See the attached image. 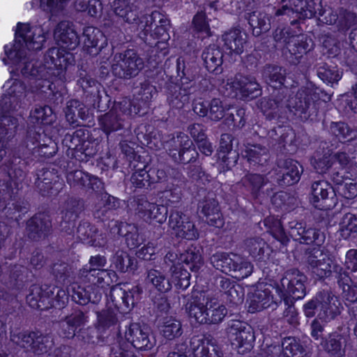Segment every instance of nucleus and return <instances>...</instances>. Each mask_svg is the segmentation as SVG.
Listing matches in <instances>:
<instances>
[{
    "label": "nucleus",
    "instance_id": "09e8293b",
    "mask_svg": "<svg viewBox=\"0 0 357 357\" xmlns=\"http://www.w3.org/2000/svg\"><path fill=\"white\" fill-rule=\"evenodd\" d=\"M52 273L59 282L64 284L73 282L75 278L72 267L62 261L55 262L52 265Z\"/></svg>",
    "mask_w": 357,
    "mask_h": 357
},
{
    "label": "nucleus",
    "instance_id": "de8ad7c7",
    "mask_svg": "<svg viewBox=\"0 0 357 357\" xmlns=\"http://www.w3.org/2000/svg\"><path fill=\"white\" fill-rule=\"evenodd\" d=\"M180 261L185 264L184 268H189L191 271L197 272L203 266V259L196 248L188 249L181 254Z\"/></svg>",
    "mask_w": 357,
    "mask_h": 357
},
{
    "label": "nucleus",
    "instance_id": "4d7b16f0",
    "mask_svg": "<svg viewBox=\"0 0 357 357\" xmlns=\"http://www.w3.org/2000/svg\"><path fill=\"white\" fill-rule=\"evenodd\" d=\"M10 112H3L0 109V137H13L17 127V119L11 116L8 114Z\"/></svg>",
    "mask_w": 357,
    "mask_h": 357
},
{
    "label": "nucleus",
    "instance_id": "0eeeda50",
    "mask_svg": "<svg viewBox=\"0 0 357 357\" xmlns=\"http://www.w3.org/2000/svg\"><path fill=\"white\" fill-rule=\"evenodd\" d=\"M273 38L276 47H285L296 60L312 50L314 46L311 38L304 35H291L287 28H277L273 33Z\"/></svg>",
    "mask_w": 357,
    "mask_h": 357
},
{
    "label": "nucleus",
    "instance_id": "f03ea898",
    "mask_svg": "<svg viewBox=\"0 0 357 357\" xmlns=\"http://www.w3.org/2000/svg\"><path fill=\"white\" fill-rule=\"evenodd\" d=\"M275 14L294 18L291 24L296 23L298 20L316 16L320 22L329 25L336 24L338 20V15L331 7H323L320 3H316L313 0H290L289 4L282 5L277 9Z\"/></svg>",
    "mask_w": 357,
    "mask_h": 357
},
{
    "label": "nucleus",
    "instance_id": "f3484780",
    "mask_svg": "<svg viewBox=\"0 0 357 357\" xmlns=\"http://www.w3.org/2000/svg\"><path fill=\"white\" fill-rule=\"evenodd\" d=\"M227 331L231 344L236 348L244 349L241 352L243 353L245 351L252 349L255 335L250 326L244 322L235 320L229 324Z\"/></svg>",
    "mask_w": 357,
    "mask_h": 357
},
{
    "label": "nucleus",
    "instance_id": "37998d69",
    "mask_svg": "<svg viewBox=\"0 0 357 357\" xmlns=\"http://www.w3.org/2000/svg\"><path fill=\"white\" fill-rule=\"evenodd\" d=\"M237 83L239 86V93L243 97L253 98L261 94L260 86L254 77L238 74Z\"/></svg>",
    "mask_w": 357,
    "mask_h": 357
},
{
    "label": "nucleus",
    "instance_id": "9b49d317",
    "mask_svg": "<svg viewBox=\"0 0 357 357\" xmlns=\"http://www.w3.org/2000/svg\"><path fill=\"white\" fill-rule=\"evenodd\" d=\"M10 340L37 355L47 353L53 345L50 336L38 332H10Z\"/></svg>",
    "mask_w": 357,
    "mask_h": 357
},
{
    "label": "nucleus",
    "instance_id": "412c9836",
    "mask_svg": "<svg viewBox=\"0 0 357 357\" xmlns=\"http://www.w3.org/2000/svg\"><path fill=\"white\" fill-rule=\"evenodd\" d=\"M310 202L319 209L328 208L335 203V189L324 180L312 183L311 186Z\"/></svg>",
    "mask_w": 357,
    "mask_h": 357
},
{
    "label": "nucleus",
    "instance_id": "680f3d73",
    "mask_svg": "<svg viewBox=\"0 0 357 357\" xmlns=\"http://www.w3.org/2000/svg\"><path fill=\"white\" fill-rule=\"evenodd\" d=\"M77 76V83L82 87L83 91L89 92L94 96L98 95V84L95 79L89 75L86 70L83 69L82 67L79 68Z\"/></svg>",
    "mask_w": 357,
    "mask_h": 357
},
{
    "label": "nucleus",
    "instance_id": "c03bdc74",
    "mask_svg": "<svg viewBox=\"0 0 357 357\" xmlns=\"http://www.w3.org/2000/svg\"><path fill=\"white\" fill-rule=\"evenodd\" d=\"M268 179L259 174L248 173L241 180L242 185L249 190L253 197L260 195L261 189L266 184Z\"/></svg>",
    "mask_w": 357,
    "mask_h": 357
},
{
    "label": "nucleus",
    "instance_id": "39448f33",
    "mask_svg": "<svg viewBox=\"0 0 357 357\" xmlns=\"http://www.w3.org/2000/svg\"><path fill=\"white\" fill-rule=\"evenodd\" d=\"M210 261L215 269L225 274L233 273L238 278L250 276L254 268L251 262L232 252H216L211 255Z\"/></svg>",
    "mask_w": 357,
    "mask_h": 357
},
{
    "label": "nucleus",
    "instance_id": "052dcab7",
    "mask_svg": "<svg viewBox=\"0 0 357 357\" xmlns=\"http://www.w3.org/2000/svg\"><path fill=\"white\" fill-rule=\"evenodd\" d=\"M190 144H192V140L188 136L180 132L167 142L169 155L173 158L174 152L176 155H178L183 149H187L186 146L189 147Z\"/></svg>",
    "mask_w": 357,
    "mask_h": 357
},
{
    "label": "nucleus",
    "instance_id": "58836bf2",
    "mask_svg": "<svg viewBox=\"0 0 357 357\" xmlns=\"http://www.w3.org/2000/svg\"><path fill=\"white\" fill-rule=\"evenodd\" d=\"M262 76L268 85L277 89L285 85L287 72L281 66L268 65L264 67Z\"/></svg>",
    "mask_w": 357,
    "mask_h": 357
},
{
    "label": "nucleus",
    "instance_id": "bf43d9fd",
    "mask_svg": "<svg viewBox=\"0 0 357 357\" xmlns=\"http://www.w3.org/2000/svg\"><path fill=\"white\" fill-rule=\"evenodd\" d=\"M119 200L110 195H105L102 197L101 202L98 203L93 209V215L98 219H103L108 211L114 209L118 206Z\"/></svg>",
    "mask_w": 357,
    "mask_h": 357
},
{
    "label": "nucleus",
    "instance_id": "49530a36",
    "mask_svg": "<svg viewBox=\"0 0 357 357\" xmlns=\"http://www.w3.org/2000/svg\"><path fill=\"white\" fill-rule=\"evenodd\" d=\"M330 132L340 140L352 141L357 139V128L344 122H332Z\"/></svg>",
    "mask_w": 357,
    "mask_h": 357
},
{
    "label": "nucleus",
    "instance_id": "7ed1b4c3",
    "mask_svg": "<svg viewBox=\"0 0 357 357\" xmlns=\"http://www.w3.org/2000/svg\"><path fill=\"white\" fill-rule=\"evenodd\" d=\"M190 318L199 324H216L221 322L227 313V308L215 298L201 291L194 292L186 303Z\"/></svg>",
    "mask_w": 357,
    "mask_h": 357
},
{
    "label": "nucleus",
    "instance_id": "603ef678",
    "mask_svg": "<svg viewBox=\"0 0 357 357\" xmlns=\"http://www.w3.org/2000/svg\"><path fill=\"white\" fill-rule=\"evenodd\" d=\"M264 225L268 231L282 245H286L289 238L286 235L282 223L279 219L273 216H269L265 218Z\"/></svg>",
    "mask_w": 357,
    "mask_h": 357
},
{
    "label": "nucleus",
    "instance_id": "2f4dec72",
    "mask_svg": "<svg viewBox=\"0 0 357 357\" xmlns=\"http://www.w3.org/2000/svg\"><path fill=\"white\" fill-rule=\"evenodd\" d=\"M206 68L209 72L219 73L222 71L223 53L220 47L215 44L206 47L202 54Z\"/></svg>",
    "mask_w": 357,
    "mask_h": 357
},
{
    "label": "nucleus",
    "instance_id": "13d9d810",
    "mask_svg": "<svg viewBox=\"0 0 357 357\" xmlns=\"http://www.w3.org/2000/svg\"><path fill=\"white\" fill-rule=\"evenodd\" d=\"M301 237L298 239L300 243L310 245L315 244L316 245L320 246L325 241V234L319 229L315 228H306L305 225H304L303 232H301Z\"/></svg>",
    "mask_w": 357,
    "mask_h": 357
},
{
    "label": "nucleus",
    "instance_id": "0e129e2a",
    "mask_svg": "<svg viewBox=\"0 0 357 357\" xmlns=\"http://www.w3.org/2000/svg\"><path fill=\"white\" fill-rule=\"evenodd\" d=\"M112 110L115 111L116 114H120L121 116L123 115H135L140 112L139 107L137 106L134 101L127 98H123L120 101L115 102Z\"/></svg>",
    "mask_w": 357,
    "mask_h": 357
},
{
    "label": "nucleus",
    "instance_id": "a878e982",
    "mask_svg": "<svg viewBox=\"0 0 357 357\" xmlns=\"http://www.w3.org/2000/svg\"><path fill=\"white\" fill-rule=\"evenodd\" d=\"M140 0H114L112 8L115 15L128 24L137 23L139 15Z\"/></svg>",
    "mask_w": 357,
    "mask_h": 357
},
{
    "label": "nucleus",
    "instance_id": "1a4fd4ad",
    "mask_svg": "<svg viewBox=\"0 0 357 357\" xmlns=\"http://www.w3.org/2000/svg\"><path fill=\"white\" fill-rule=\"evenodd\" d=\"M144 61L133 50L114 54L112 61V74L121 79H129L137 76L144 68Z\"/></svg>",
    "mask_w": 357,
    "mask_h": 357
},
{
    "label": "nucleus",
    "instance_id": "5701e85b",
    "mask_svg": "<svg viewBox=\"0 0 357 357\" xmlns=\"http://www.w3.org/2000/svg\"><path fill=\"white\" fill-rule=\"evenodd\" d=\"M320 312L318 317L326 321L333 319L340 314L341 304L338 298L328 291L317 293Z\"/></svg>",
    "mask_w": 357,
    "mask_h": 357
},
{
    "label": "nucleus",
    "instance_id": "f8f14e48",
    "mask_svg": "<svg viewBox=\"0 0 357 357\" xmlns=\"http://www.w3.org/2000/svg\"><path fill=\"white\" fill-rule=\"evenodd\" d=\"M177 75L180 78L181 86H173L170 89V93L167 100L169 105L176 109H181L189 102V94L192 86L193 77L186 69L183 61L177 60Z\"/></svg>",
    "mask_w": 357,
    "mask_h": 357
},
{
    "label": "nucleus",
    "instance_id": "6e6552de",
    "mask_svg": "<svg viewBox=\"0 0 357 357\" xmlns=\"http://www.w3.org/2000/svg\"><path fill=\"white\" fill-rule=\"evenodd\" d=\"M25 162L18 158L10 159L0 168V201L10 199L13 195V185L17 186L25 178L23 171Z\"/></svg>",
    "mask_w": 357,
    "mask_h": 357
},
{
    "label": "nucleus",
    "instance_id": "774afa93",
    "mask_svg": "<svg viewBox=\"0 0 357 357\" xmlns=\"http://www.w3.org/2000/svg\"><path fill=\"white\" fill-rule=\"evenodd\" d=\"M311 163L319 174L326 173L332 166V156L329 151L320 155L318 153L314 156Z\"/></svg>",
    "mask_w": 357,
    "mask_h": 357
},
{
    "label": "nucleus",
    "instance_id": "b1692460",
    "mask_svg": "<svg viewBox=\"0 0 357 357\" xmlns=\"http://www.w3.org/2000/svg\"><path fill=\"white\" fill-rule=\"evenodd\" d=\"M201 213L206 217L208 224L218 228L224 225V221L220 213V206L215 195L210 192L204 199L199 203Z\"/></svg>",
    "mask_w": 357,
    "mask_h": 357
},
{
    "label": "nucleus",
    "instance_id": "a19ab883",
    "mask_svg": "<svg viewBox=\"0 0 357 357\" xmlns=\"http://www.w3.org/2000/svg\"><path fill=\"white\" fill-rule=\"evenodd\" d=\"M146 283L151 284L158 291L165 293L172 289V283L165 274L155 268L146 271Z\"/></svg>",
    "mask_w": 357,
    "mask_h": 357
},
{
    "label": "nucleus",
    "instance_id": "8fccbe9b",
    "mask_svg": "<svg viewBox=\"0 0 357 357\" xmlns=\"http://www.w3.org/2000/svg\"><path fill=\"white\" fill-rule=\"evenodd\" d=\"M317 74L323 82L333 84L342 78V71L337 66L321 63L317 66Z\"/></svg>",
    "mask_w": 357,
    "mask_h": 357
},
{
    "label": "nucleus",
    "instance_id": "6ab92c4d",
    "mask_svg": "<svg viewBox=\"0 0 357 357\" xmlns=\"http://www.w3.org/2000/svg\"><path fill=\"white\" fill-rule=\"evenodd\" d=\"M303 172V166L296 160H278L275 168V179L280 185H291L299 181Z\"/></svg>",
    "mask_w": 357,
    "mask_h": 357
},
{
    "label": "nucleus",
    "instance_id": "72a5a7b5",
    "mask_svg": "<svg viewBox=\"0 0 357 357\" xmlns=\"http://www.w3.org/2000/svg\"><path fill=\"white\" fill-rule=\"evenodd\" d=\"M347 336L338 333H333L322 341L324 349L333 357H342L345 354Z\"/></svg>",
    "mask_w": 357,
    "mask_h": 357
},
{
    "label": "nucleus",
    "instance_id": "cd10ccee",
    "mask_svg": "<svg viewBox=\"0 0 357 357\" xmlns=\"http://www.w3.org/2000/svg\"><path fill=\"white\" fill-rule=\"evenodd\" d=\"M331 178L336 185L335 192H337L339 195L348 199L357 196V181L354 179L345 176L339 172H333Z\"/></svg>",
    "mask_w": 357,
    "mask_h": 357
},
{
    "label": "nucleus",
    "instance_id": "4468645a",
    "mask_svg": "<svg viewBox=\"0 0 357 357\" xmlns=\"http://www.w3.org/2000/svg\"><path fill=\"white\" fill-rule=\"evenodd\" d=\"M305 263L311 273L319 279L332 276L333 261L330 254L321 248L307 249L305 252Z\"/></svg>",
    "mask_w": 357,
    "mask_h": 357
},
{
    "label": "nucleus",
    "instance_id": "aec40b11",
    "mask_svg": "<svg viewBox=\"0 0 357 357\" xmlns=\"http://www.w3.org/2000/svg\"><path fill=\"white\" fill-rule=\"evenodd\" d=\"M125 338L135 348L139 350L152 349L155 340L151 336L150 329L145 325L132 323L125 332Z\"/></svg>",
    "mask_w": 357,
    "mask_h": 357
},
{
    "label": "nucleus",
    "instance_id": "6e6d98bb",
    "mask_svg": "<svg viewBox=\"0 0 357 357\" xmlns=\"http://www.w3.org/2000/svg\"><path fill=\"white\" fill-rule=\"evenodd\" d=\"M161 333L162 336L169 340L180 337L183 333L181 323L173 317L165 319L162 326Z\"/></svg>",
    "mask_w": 357,
    "mask_h": 357
},
{
    "label": "nucleus",
    "instance_id": "dca6fc26",
    "mask_svg": "<svg viewBox=\"0 0 357 357\" xmlns=\"http://www.w3.org/2000/svg\"><path fill=\"white\" fill-rule=\"evenodd\" d=\"M6 93L0 100V109L3 112H11L16 109L20 103L25 99L30 101V92L25 84L19 79H11L6 83Z\"/></svg>",
    "mask_w": 357,
    "mask_h": 357
},
{
    "label": "nucleus",
    "instance_id": "e2e57ef3",
    "mask_svg": "<svg viewBox=\"0 0 357 357\" xmlns=\"http://www.w3.org/2000/svg\"><path fill=\"white\" fill-rule=\"evenodd\" d=\"M70 0H40V8L53 16L61 15Z\"/></svg>",
    "mask_w": 357,
    "mask_h": 357
},
{
    "label": "nucleus",
    "instance_id": "393cba45",
    "mask_svg": "<svg viewBox=\"0 0 357 357\" xmlns=\"http://www.w3.org/2000/svg\"><path fill=\"white\" fill-rule=\"evenodd\" d=\"M54 39L63 48L75 49L79 43V37L72 22L61 21L56 26Z\"/></svg>",
    "mask_w": 357,
    "mask_h": 357
},
{
    "label": "nucleus",
    "instance_id": "69168bd1",
    "mask_svg": "<svg viewBox=\"0 0 357 357\" xmlns=\"http://www.w3.org/2000/svg\"><path fill=\"white\" fill-rule=\"evenodd\" d=\"M30 118L33 123L38 124H49L53 121V114L51 107L48 106L36 107L31 112Z\"/></svg>",
    "mask_w": 357,
    "mask_h": 357
},
{
    "label": "nucleus",
    "instance_id": "20e7f679",
    "mask_svg": "<svg viewBox=\"0 0 357 357\" xmlns=\"http://www.w3.org/2000/svg\"><path fill=\"white\" fill-rule=\"evenodd\" d=\"M68 294L55 285H33L26 296V302L33 308H62L68 303Z\"/></svg>",
    "mask_w": 357,
    "mask_h": 357
},
{
    "label": "nucleus",
    "instance_id": "e433bc0d",
    "mask_svg": "<svg viewBox=\"0 0 357 357\" xmlns=\"http://www.w3.org/2000/svg\"><path fill=\"white\" fill-rule=\"evenodd\" d=\"M245 250L255 260L262 261L268 255L269 247L261 237L248 238L244 241Z\"/></svg>",
    "mask_w": 357,
    "mask_h": 357
},
{
    "label": "nucleus",
    "instance_id": "c85d7f7f",
    "mask_svg": "<svg viewBox=\"0 0 357 357\" xmlns=\"http://www.w3.org/2000/svg\"><path fill=\"white\" fill-rule=\"evenodd\" d=\"M35 184L43 194L48 193L53 190L54 187H56V190H58V188L61 186L59 177L55 170L47 168L38 171Z\"/></svg>",
    "mask_w": 357,
    "mask_h": 357
},
{
    "label": "nucleus",
    "instance_id": "c756f323",
    "mask_svg": "<svg viewBox=\"0 0 357 357\" xmlns=\"http://www.w3.org/2000/svg\"><path fill=\"white\" fill-rule=\"evenodd\" d=\"M273 303V296L269 288L257 287L250 296L248 311L251 313L261 311Z\"/></svg>",
    "mask_w": 357,
    "mask_h": 357
},
{
    "label": "nucleus",
    "instance_id": "7c9ffc66",
    "mask_svg": "<svg viewBox=\"0 0 357 357\" xmlns=\"http://www.w3.org/2000/svg\"><path fill=\"white\" fill-rule=\"evenodd\" d=\"M71 57V54L66 52L63 47H52L46 52L45 55V65L43 66L46 70L52 68L53 66L56 68L63 70L70 63Z\"/></svg>",
    "mask_w": 357,
    "mask_h": 357
},
{
    "label": "nucleus",
    "instance_id": "5fc2aeb1",
    "mask_svg": "<svg viewBox=\"0 0 357 357\" xmlns=\"http://www.w3.org/2000/svg\"><path fill=\"white\" fill-rule=\"evenodd\" d=\"M112 264L122 273L134 271L136 268V259L123 251H117L113 257Z\"/></svg>",
    "mask_w": 357,
    "mask_h": 357
},
{
    "label": "nucleus",
    "instance_id": "a211bd4d",
    "mask_svg": "<svg viewBox=\"0 0 357 357\" xmlns=\"http://www.w3.org/2000/svg\"><path fill=\"white\" fill-rule=\"evenodd\" d=\"M168 225L178 238L195 240L199 236V232L195 223L190 220L188 216L178 210L170 211Z\"/></svg>",
    "mask_w": 357,
    "mask_h": 357
},
{
    "label": "nucleus",
    "instance_id": "c9c22d12",
    "mask_svg": "<svg viewBox=\"0 0 357 357\" xmlns=\"http://www.w3.org/2000/svg\"><path fill=\"white\" fill-rule=\"evenodd\" d=\"M245 38V34L237 29L230 30L222 36L225 48L230 53L236 54H241L243 52Z\"/></svg>",
    "mask_w": 357,
    "mask_h": 357
},
{
    "label": "nucleus",
    "instance_id": "bb28decb",
    "mask_svg": "<svg viewBox=\"0 0 357 357\" xmlns=\"http://www.w3.org/2000/svg\"><path fill=\"white\" fill-rule=\"evenodd\" d=\"M82 38L84 50L92 56L98 55L107 44L102 32L93 26L84 28Z\"/></svg>",
    "mask_w": 357,
    "mask_h": 357
},
{
    "label": "nucleus",
    "instance_id": "864d4df0",
    "mask_svg": "<svg viewBox=\"0 0 357 357\" xmlns=\"http://www.w3.org/2000/svg\"><path fill=\"white\" fill-rule=\"evenodd\" d=\"M100 122L103 131L109 134L123 128V119L120 114H116L111 109L102 116Z\"/></svg>",
    "mask_w": 357,
    "mask_h": 357
},
{
    "label": "nucleus",
    "instance_id": "473e14b6",
    "mask_svg": "<svg viewBox=\"0 0 357 357\" xmlns=\"http://www.w3.org/2000/svg\"><path fill=\"white\" fill-rule=\"evenodd\" d=\"M194 357H220L218 347L207 338L192 337L190 342Z\"/></svg>",
    "mask_w": 357,
    "mask_h": 357
},
{
    "label": "nucleus",
    "instance_id": "ddd939ff",
    "mask_svg": "<svg viewBox=\"0 0 357 357\" xmlns=\"http://www.w3.org/2000/svg\"><path fill=\"white\" fill-rule=\"evenodd\" d=\"M40 134L32 129L27 131L26 137L22 143L18 147L19 156L14 155L12 158H18L26 164L25 159L29 158L31 154L38 153V155L45 158H50L55 153V144L50 142V144H40L39 139ZM26 165L23 167L25 168Z\"/></svg>",
    "mask_w": 357,
    "mask_h": 357
},
{
    "label": "nucleus",
    "instance_id": "3c124183",
    "mask_svg": "<svg viewBox=\"0 0 357 357\" xmlns=\"http://www.w3.org/2000/svg\"><path fill=\"white\" fill-rule=\"evenodd\" d=\"M282 353L286 357H303L305 349L300 340L294 337H287L282 342Z\"/></svg>",
    "mask_w": 357,
    "mask_h": 357
},
{
    "label": "nucleus",
    "instance_id": "ea45409f",
    "mask_svg": "<svg viewBox=\"0 0 357 357\" xmlns=\"http://www.w3.org/2000/svg\"><path fill=\"white\" fill-rule=\"evenodd\" d=\"M110 299L115 307L122 310L129 309L134 305V295L128 293L120 285H115L111 288L109 294Z\"/></svg>",
    "mask_w": 357,
    "mask_h": 357
},
{
    "label": "nucleus",
    "instance_id": "f257e3e1",
    "mask_svg": "<svg viewBox=\"0 0 357 357\" xmlns=\"http://www.w3.org/2000/svg\"><path fill=\"white\" fill-rule=\"evenodd\" d=\"M45 41L43 29L31 26L27 23H18L15 31V43L9 47H4L6 58H3L5 64L8 60L17 66L22 75L26 77L44 76L45 66L39 61L32 57L31 50H39Z\"/></svg>",
    "mask_w": 357,
    "mask_h": 357
},
{
    "label": "nucleus",
    "instance_id": "4be33fe9",
    "mask_svg": "<svg viewBox=\"0 0 357 357\" xmlns=\"http://www.w3.org/2000/svg\"><path fill=\"white\" fill-rule=\"evenodd\" d=\"M52 220L45 213H38L27 220L26 232L29 238L33 241L45 239L52 232Z\"/></svg>",
    "mask_w": 357,
    "mask_h": 357
},
{
    "label": "nucleus",
    "instance_id": "79ce46f5",
    "mask_svg": "<svg viewBox=\"0 0 357 357\" xmlns=\"http://www.w3.org/2000/svg\"><path fill=\"white\" fill-rule=\"evenodd\" d=\"M82 210L80 202L76 199H68L63 206L62 211V222L61 226L63 228L74 225V222L78 216L79 211Z\"/></svg>",
    "mask_w": 357,
    "mask_h": 357
},
{
    "label": "nucleus",
    "instance_id": "423d86ee",
    "mask_svg": "<svg viewBox=\"0 0 357 357\" xmlns=\"http://www.w3.org/2000/svg\"><path fill=\"white\" fill-rule=\"evenodd\" d=\"M319 93L312 86H302L291 97L287 105L289 110L301 119L307 120L317 113Z\"/></svg>",
    "mask_w": 357,
    "mask_h": 357
},
{
    "label": "nucleus",
    "instance_id": "2eb2a0df",
    "mask_svg": "<svg viewBox=\"0 0 357 357\" xmlns=\"http://www.w3.org/2000/svg\"><path fill=\"white\" fill-rule=\"evenodd\" d=\"M306 276L299 270L290 268L284 272L278 288L284 297L288 296L293 300L301 299L306 294Z\"/></svg>",
    "mask_w": 357,
    "mask_h": 357
},
{
    "label": "nucleus",
    "instance_id": "4c0bfd02",
    "mask_svg": "<svg viewBox=\"0 0 357 357\" xmlns=\"http://www.w3.org/2000/svg\"><path fill=\"white\" fill-rule=\"evenodd\" d=\"M246 18L252 29L253 35L256 36L267 32L271 29V19L265 12L255 10L248 13Z\"/></svg>",
    "mask_w": 357,
    "mask_h": 357
},
{
    "label": "nucleus",
    "instance_id": "a18cd8bd",
    "mask_svg": "<svg viewBox=\"0 0 357 357\" xmlns=\"http://www.w3.org/2000/svg\"><path fill=\"white\" fill-rule=\"evenodd\" d=\"M119 323L116 313L111 310L106 309L99 312L97 314L96 329L100 333L115 328Z\"/></svg>",
    "mask_w": 357,
    "mask_h": 357
},
{
    "label": "nucleus",
    "instance_id": "f704fd0d",
    "mask_svg": "<svg viewBox=\"0 0 357 357\" xmlns=\"http://www.w3.org/2000/svg\"><path fill=\"white\" fill-rule=\"evenodd\" d=\"M244 153L248 162L253 166H264L270 159L268 149L258 144H247Z\"/></svg>",
    "mask_w": 357,
    "mask_h": 357
},
{
    "label": "nucleus",
    "instance_id": "338daca9",
    "mask_svg": "<svg viewBox=\"0 0 357 357\" xmlns=\"http://www.w3.org/2000/svg\"><path fill=\"white\" fill-rule=\"evenodd\" d=\"M75 7L77 11L87 12L91 16H96L102 10L99 0H76Z\"/></svg>",
    "mask_w": 357,
    "mask_h": 357
},
{
    "label": "nucleus",
    "instance_id": "9d476101",
    "mask_svg": "<svg viewBox=\"0 0 357 357\" xmlns=\"http://www.w3.org/2000/svg\"><path fill=\"white\" fill-rule=\"evenodd\" d=\"M106 259L103 256L96 255L91 257L89 260V266H85L79 271L81 278L85 282L94 286H109L117 280L116 273L112 270L101 268L105 266Z\"/></svg>",
    "mask_w": 357,
    "mask_h": 357
}]
</instances>
